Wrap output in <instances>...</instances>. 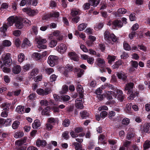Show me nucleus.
I'll return each instance as SVG.
<instances>
[{
    "mask_svg": "<svg viewBox=\"0 0 150 150\" xmlns=\"http://www.w3.org/2000/svg\"><path fill=\"white\" fill-rule=\"evenodd\" d=\"M104 39L108 42L113 44V42L117 40L116 37L113 34H110L108 30H106L104 34Z\"/></svg>",
    "mask_w": 150,
    "mask_h": 150,
    "instance_id": "f257e3e1",
    "label": "nucleus"
},
{
    "mask_svg": "<svg viewBox=\"0 0 150 150\" xmlns=\"http://www.w3.org/2000/svg\"><path fill=\"white\" fill-rule=\"evenodd\" d=\"M134 84L132 83H129L127 84L126 85L125 89V90L128 91L127 94L130 96L128 98L129 100H132L134 98V93H133L132 91V88Z\"/></svg>",
    "mask_w": 150,
    "mask_h": 150,
    "instance_id": "f03ea898",
    "label": "nucleus"
},
{
    "mask_svg": "<svg viewBox=\"0 0 150 150\" xmlns=\"http://www.w3.org/2000/svg\"><path fill=\"white\" fill-rule=\"evenodd\" d=\"M35 40L36 43L38 44L37 47L38 48L43 49L46 48V45L42 44L46 42L47 40L46 39L42 38L40 37H38L35 38Z\"/></svg>",
    "mask_w": 150,
    "mask_h": 150,
    "instance_id": "7ed1b4c3",
    "label": "nucleus"
},
{
    "mask_svg": "<svg viewBox=\"0 0 150 150\" xmlns=\"http://www.w3.org/2000/svg\"><path fill=\"white\" fill-rule=\"evenodd\" d=\"M1 59L3 62V64L6 66H9L11 65L12 59L11 55L9 53L3 54Z\"/></svg>",
    "mask_w": 150,
    "mask_h": 150,
    "instance_id": "20e7f679",
    "label": "nucleus"
},
{
    "mask_svg": "<svg viewBox=\"0 0 150 150\" xmlns=\"http://www.w3.org/2000/svg\"><path fill=\"white\" fill-rule=\"evenodd\" d=\"M58 58V57L56 56L50 55L48 57V63L51 67H53L54 66Z\"/></svg>",
    "mask_w": 150,
    "mask_h": 150,
    "instance_id": "39448f33",
    "label": "nucleus"
},
{
    "mask_svg": "<svg viewBox=\"0 0 150 150\" xmlns=\"http://www.w3.org/2000/svg\"><path fill=\"white\" fill-rule=\"evenodd\" d=\"M22 10L24 12H25L27 14L30 16H34L38 13L37 11L32 10L29 8H23Z\"/></svg>",
    "mask_w": 150,
    "mask_h": 150,
    "instance_id": "423d86ee",
    "label": "nucleus"
},
{
    "mask_svg": "<svg viewBox=\"0 0 150 150\" xmlns=\"http://www.w3.org/2000/svg\"><path fill=\"white\" fill-rule=\"evenodd\" d=\"M17 19V16H10L7 19L8 22L6 24L8 27L12 26L14 23H15Z\"/></svg>",
    "mask_w": 150,
    "mask_h": 150,
    "instance_id": "0eeeda50",
    "label": "nucleus"
},
{
    "mask_svg": "<svg viewBox=\"0 0 150 150\" xmlns=\"http://www.w3.org/2000/svg\"><path fill=\"white\" fill-rule=\"evenodd\" d=\"M67 49L66 45L63 43H61L58 46L57 50L60 53H64Z\"/></svg>",
    "mask_w": 150,
    "mask_h": 150,
    "instance_id": "6e6552de",
    "label": "nucleus"
},
{
    "mask_svg": "<svg viewBox=\"0 0 150 150\" xmlns=\"http://www.w3.org/2000/svg\"><path fill=\"white\" fill-rule=\"evenodd\" d=\"M22 21V19L21 18L17 17V19L16 21L15 25L17 28L21 29L23 27V25Z\"/></svg>",
    "mask_w": 150,
    "mask_h": 150,
    "instance_id": "1a4fd4ad",
    "label": "nucleus"
},
{
    "mask_svg": "<svg viewBox=\"0 0 150 150\" xmlns=\"http://www.w3.org/2000/svg\"><path fill=\"white\" fill-rule=\"evenodd\" d=\"M97 65L100 67L103 68L105 67V63L104 59L98 58L96 59Z\"/></svg>",
    "mask_w": 150,
    "mask_h": 150,
    "instance_id": "9d476101",
    "label": "nucleus"
},
{
    "mask_svg": "<svg viewBox=\"0 0 150 150\" xmlns=\"http://www.w3.org/2000/svg\"><path fill=\"white\" fill-rule=\"evenodd\" d=\"M36 145L38 147H44L46 146L47 143L45 140L38 139L36 141Z\"/></svg>",
    "mask_w": 150,
    "mask_h": 150,
    "instance_id": "9b49d317",
    "label": "nucleus"
},
{
    "mask_svg": "<svg viewBox=\"0 0 150 150\" xmlns=\"http://www.w3.org/2000/svg\"><path fill=\"white\" fill-rule=\"evenodd\" d=\"M116 74L119 79L123 80H125L127 78V74L122 71L117 72Z\"/></svg>",
    "mask_w": 150,
    "mask_h": 150,
    "instance_id": "f8f14e48",
    "label": "nucleus"
},
{
    "mask_svg": "<svg viewBox=\"0 0 150 150\" xmlns=\"http://www.w3.org/2000/svg\"><path fill=\"white\" fill-rule=\"evenodd\" d=\"M112 25L115 27L121 28L123 24L120 20H115L112 22Z\"/></svg>",
    "mask_w": 150,
    "mask_h": 150,
    "instance_id": "ddd939ff",
    "label": "nucleus"
},
{
    "mask_svg": "<svg viewBox=\"0 0 150 150\" xmlns=\"http://www.w3.org/2000/svg\"><path fill=\"white\" fill-rule=\"evenodd\" d=\"M69 56L71 59L74 61H77L79 60L78 57L75 52H71L69 53Z\"/></svg>",
    "mask_w": 150,
    "mask_h": 150,
    "instance_id": "4468645a",
    "label": "nucleus"
},
{
    "mask_svg": "<svg viewBox=\"0 0 150 150\" xmlns=\"http://www.w3.org/2000/svg\"><path fill=\"white\" fill-rule=\"evenodd\" d=\"M77 89L80 94L79 96L81 98H82L83 96V93L84 92L83 87L81 85L79 84L78 85Z\"/></svg>",
    "mask_w": 150,
    "mask_h": 150,
    "instance_id": "2eb2a0df",
    "label": "nucleus"
},
{
    "mask_svg": "<svg viewBox=\"0 0 150 150\" xmlns=\"http://www.w3.org/2000/svg\"><path fill=\"white\" fill-rule=\"evenodd\" d=\"M41 125V122L38 120H35L32 124V127L33 129H37Z\"/></svg>",
    "mask_w": 150,
    "mask_h": 150,
    "instance_id": "dca6fc26",
    "label": "nucleus"
},
{
    "mask_svg": "<svg viewBox=\"0 0 150 150\" xmlns=\"http://www.w3.org/2000/svg\"><path fill=\"white\" fill-rule=\"evenodd\" d=\"M25 110L24 106L21 105L18 106L16 109V111L20 114H23L25 113Z\"/></svg>",
    "mask_w": 150,
    "mask_h": 150,
    "instance_id": "f3484780",
    "label": "nucleus"
},
{
    "mask_svg": "<svg viewBox=\"0 0 150 150\" xmlns=\"http://www.w3.org/2000/svg\"><path fill=\"white\" fill-rule=\"evenodd\" d=\"M8 26L6 24L3 25V26L0 28V31L3 33V37L6 36L5 32L7 30Z\"/></svg>",
    "mask_w": 150,
    "mask_h": 150,
    "instance_id": "a211bd4d",
    "label": "nucleus"
},
{
    "mask_svg": "<svg viewBox=\"0 0 150 150\" xmlns=\"http://www.w3.org/2000/svg\"><path fill=\"white\" fill-rule=\"evenodd\" d=\"M27 139V137H25L22 139L18 140L16 142V144L18 146H20L22 145L26 142Z\"/></svg>",
    "mask_w": 150,
    "mask_h": 150,
    "instance_id": "6ab92c4d",
    "label": "nucleus"
},
{
    "mask_svg": "<svg viewBox=\"0 0 150 150\" xmlns=\"http://www.w3.org/2000/svg\"><path fill=\"white\" fill-rule=\"evenodd\" d=\"M50 110V108L49 107H47L42 110V115H45L47 116L50 115L49 112Z\"/></svg>",
    "mask_w": 150,
    "mask_h": 150,
    "instance_id": "aec40b11",
    "label": "nucleus"
},
{
    "mask_svg": "<svg viewBox=\"0 0 150 150\" xmlns=\"http://www.w3.org/2000/svg\"><path fill=\"white\" fill-rule=\"evenodd\" d=\"M21 71V68L20 66L18 65L13 67V72L15 74H18Z\"/></svg>",
    "mask_w": 150,
    "mask_h": 150,
    "instance_id": "412c9836",
    "label": "nucleus"
},
{
    "mask_svg": "<svg viewBox=\"0 0 150 150\" xmlns=\"http://www.w3.org/2000/svg\"><path fill=\"white\" fill-rule=\"evenodd\" d=\"M76 106L78 108L82 109L83 107V105L80 100H79V98L76 99L75 101Z\"/></svg>",
    "mask_w": 150,
    "mask_h": 150,
    "instance_id": "4be33fe9",
    "label": "nucleus"
},
{
    "mask_svg": "<svg viewBox=\"0 0 150 150\" xmlns=\"http://www.w3.org/2000/svg\"><path fill=\"white\" fill-rule=\"evenodd\" d=\"M144 131L146 132H150V123H146L144 126Z\"/></svg>",
    "mask_w": 150,
    "mask_h": 150,
    "instance_id": "5701e85b",
    "label": "nucleus"
},
{
    "mask_svg": "<svg viewBox=\"0 0 150 150\" xmlns=\"http://www.w3.org/2000/svg\"><path fill=\"white\" fill-rule=\"evenodd\" d=\"M122 63L123 62L121 60H119L116 62L112 66V67L113 69H117L120 65L122 64Z\"/></svg>",
    "mask_w": 150,
    "mask_h": 150,
    "instance_id": "b1692460",
    "label": "nucleus"
},
{
    "mask_svg": "<svg viewBox=\"0 0 150 150\" xmlns=\"http://www.w3.org/2000/svg\"><path fill=\"white\" fill-rule=\"evenodd\" d=\"M30 46V41L27 38H25L23 41L22 45V46L23 47H25L27 46Z\"/></svg>",
    "mask_w": 150,
    "mask_h": 150,
    "instance_id": "393cba45",
    "label": "nucleus"
},
{
    "mask_svg": "<svg viewBox=\"0 0 150 150\" xmlns=\"http://www.w3.org/2000/svg\"><path fill=\"white\" fill-rule=\"evenodd\" d=\"M72 146H74L75 150H79L82 148V145L79 143L74 142L72 143Z\"/></svg>",
    "mask_w": 150,
    "mask_h": 150,
    "instance_id": "a878e982",
    "label": "nucleus"
},
{
    "mask_svg": "<svg viewBox=\"0 0 150 150\" xmlns=\"http://www.w3.org/2000/svg\"><path fill=\"white\" fill-rule=\"evenodd\" d=\"M80 114L83 119H86L89 115V113L86 111H83L80 112Z\"/></svg>",
    "mask_w": 150,
    "mask_h": 150,
    "instance_id": "bb28decb",
    "label": "nucleus"
},
{
    "mask_svg": "<svg viewBox=\"0 0 150 150\" xmlns=\"http://www.w3.org/2000/svg\"><path fill=\"white\" fill-rule=\"evenodd\" d=\"M68 90V86L66 85H64L60 91V93L62 94H64L66 93Z\"/></svg>",
    "mask_w": 150,
    "mask_h": 150,
    "instance_id": "cd10ccee",
    "label": "nucleus"
},
{
    "mask_svg": "<svg viewBox=\"0 0 150 150\" xmlns=\"http://www.w3.org/2000/svg\"><path fill=\"white\" fill-rule=\"evenodd\" d=\"M116 59L115 56H112L109 55L108 56L107 59H108V62L109 64H111L112 62L114 61Z\"/></svg>",
    "mask_w": 150,
    "mask_h": 150,
    "instance_id": "c85d7f7f",
    "label": "nucleus"
},
{
    "mask_svg": "<svg viewBox=\"0 0 150 150\" xmlns=\"http://www.w3.org/2000/svg\"><path fill=\"white\" fill-rule=\"evenodd\" d=\"M24 134L23 132L19 131L16 132L14 134V137L16 138H18L23 136Z\"/></svg>",
    "mask_w": 150,
    "mask_h": 150,
    "instance_id": "c756f323",
    "label": "nucleus"
},
{
    "mask_svg": "<svg viewBox=\"0 0 150 150\" xmlns=\"http://www.w3.org/2000/svg\"><path fill=\"white\" fill-rule=\"evenodd\" d=\"M41 55L39 53H34L33 54V57L35 60H39L41 57Z\"/></svg>",
    "mask_w": 150,
    "mask_h": 150,
    "instance_id": "7c9ffc66",
    "label": "nucleus"
},
{
    "mask_svg": "<svg viewBox=\"0 0 150 150\" xmlns=\"http://www.w3.org/2000/svg\"><path fill=\"white\" fill-rule=\"evenodd\" d=\"M99 0H90L89 3L91 6H96L99 3Z\"/></svg>",
    "mask_w": 150,
    "mask_h": 150,
    "instance_id": "2f4dec72",
    "label": "nucleus"
},
{
    "mask_svg": "<svg viewBox=\"0 0 150 150\" xmlns=\"http://www.w3.org/2000/svg\"><path fill=\"white\" fill-rule=\"evenodd\" d=\"M2 45L4 47H9L11 45V42L8 40H5L3 41Z\"/></svg>",
    "mask_w": 150,
    "mask_h": 150,
    "instance_id": "473e14b6",
    "label": "nucleus"
},
{
    "mask_svg": "<svg viewBox=\"0 0 150 150\" xmlns=\"http://www.w3.org/2000/svg\"><path fill=\"white\" fill-rule=\"evenodd\" d=\"M18 61L20 62H22L25 59V56L23 53H20L18 55Z\"/></svg>",
    "mask_w": 150,
    "mask_h": 150,
    "instance_id": "72a5a7b5",
    "label": "nucleus"
},
{
    "mask_svg": "<svg viewBox=\"0 0 150 150\" xmlns=\"http://www.w3.org/2000/svg\"><path fill=\"white\" fill-rule=\"evenodd\" d=\"M59 12L54 11L50 14V17L57 18L59 17Z\"/></svg>",
    "mask_w": 150,
    "mask_h": 150,
    "instance_id": "f704fd0d",
    "label": "nucleus"
},
{
    "mask_svg": "<svg viewBox=\"0 0 150 150\" xmlns=\"http://www.w3.org/2000/svg\"><path fill=\"white\" fill-rule=\"evenodd\" d=\"M143 147L144 150L150 147V141L146 140L144 144Z\"/></svg>",
    "mask_w": 150,
    "mask_h": 150,
    "instance_id": "c9c22d12",
    "label": "nucleus"
},
{
    "mask_svg": "<svg viewBox=\"0 0 150 150\" xmlns=\"http://www.w3.org/2000/svg\"><path fill=\"white\" fill-rule=\"evenodd\" d=\"M70 122V121L69 119H66L63 121L62 125L64 127H68L69 125Z\"/></svg>",
    "mask_w": 150,
    "mask_h": 150,
    "instance_id": "e433bc0d",
    "label": "nucleus"
},
{
    "mask_svg": "<svg viewBox=\"0 0 150 150\" xmlns=\"http://www.w3.org/2000/svg\"><path fill=\"white\" fill-rule=\"evenodd\" d=\"M87 26L84 23H82L80 24L78 26V30L80 31H82L86 28Z\"/></svg>",
    "mask_w": 150,
    "mask_h": 150,
    "instance_id": "4c0bfd02",
    "label": "nucleus"
},
{
    "mask_svg": "<svg viewBox=\"0 0 150 150\" xmlns=\"http://www.w3.org/2000/svg\"><path fill=\"white\" fill-rule=\"evenodd\" d=\"M129 120L127 118H124L122 121V123L123 125H127L129 123Z\"/></svg>",
    "mask_w": 150,
    "mask_h": 150,
    "instance_id": "58836bf2",
    "label": "nucleus"
},
{
    "mask_svg": "<svg viewBox=\"0 0 150 150\" xmlns=\"http://www.w3.org/2000/svg\"><path fill=\"white\" fill-rule=\"evenodd\" d=\"M134 135L135 134L134 132H129L127 134L126 138L129 140L134 137Z\"/></svg>",
    "mask_w": 150,
    "mask_h": 150,
    "instance_id": "ea45409f",
    "label": "nucleus"
},
{
    "mask_svg": "<svg viewBox=\"0 0 150 150\" xmlns=\"http://www.w3.org/2000/svg\"><path fill=\"white\" fill-rule=\"evenodd\" d=\"M57 44V42L55 40H52L50 42L49 45L50 47H55Z\"/></svg>",
    "mask_w": 150,
    "mask_h": 150,
    "instance_id": "a19ab883",
    "label": "nucleus"
},
{
    "mask_svg": "<svg viewBox=\"0 0 150 150\" xmlns=\"http://www.w3.org/2000/svg\"><path fill=\"white\" fill-rule=\"evenodd\" d=\"M43 96L48 95L51 92V89L49 88H46L44 90V89Z\"/></svg>",
    "mask_w": 150,
    "mask_h": 150,
    "instance_id": "79ce46f5",
    "label": "nucleus"
},
{
    "mask_svg": "<svg viewBox=\"0 0 150 150\" xmlns=\"http://www.w3.org/2000/svg\"><path fill=\"white\" fill-rule=\"evenodd\" d=\"M20 122L18 121H15L12 124V127L14 129H16L18 126Z\"/></svg>",
    "mask_w": 150,
    "mask_h": 150,
    "instance_id": "37998d69",
    "label": "nucleus"
},
{
    "mask_svg": "<svg viewBox=\"0 0 150 150\" xmlns=\"http://www.w3.org/2000/svg\"><path fill=\"white\" fill-rule=\"evenodd\" d=\"M84 71L83 69H78V72L77 75L79 77H80L83 74Z\"/></svg>",
    "mask_w": 150,
    "mask_h": 150,
    "instance_id": "c03bdc74",
    "label": "nucleus"
},
{
    "mask_svg": "<svg viewBox=\"0 0 150 150\" xmlns=\"http://www.w3.org/2000/svg\"><path fill=\"white\" fill-rule=\"evenodd\" d=\"M3 65H1V68L2 69L3 71L5 73H8L10 71V70L7 67H3Z\"/></svg>",
    "mask_w": 150,
    "mask_h": 150,
    "instance_id": "a18cd8bd",
    "label": "nucleus"
},
{
    "mask_svg": "<svg viewBox=\"0 0 150 150\" xmlns=\"http://www.w3.org/2000/svg\"><path fill=\"white\" fill-rule=\"evenodd\" d=\"M127 12L126 9L123 8H119L117 11L118 13L120 14H124Z\"/></svg>",
    "mask_w": 150,
    "mask_h": 150,
    "instance_id": "49530a36",
    "label": "nucleus"
},
{
    "mask_svg": "<svg viewBox=\"0 0 150 150\" xmlns=\"http://www.w3.org/2000/svg\"><path fill=\"white\" fill-rule=\"evenodd\" d=\"M103 23H98L95 27L96 30H100L103 27Z\"/></svg>",
    "mask_w": 150,
    "mask_h": 150,
    "instance_id": "de8ad7c7",
    "label": "nucleus"
},
{
    "mask_svg": "<svg viewBox=\"0 0 150 150\" xmlns=\"http://www.w3.org/2000/svg\"><path fill=\"white\" fill-rule=\"evenodd\" d=\"M46 127L45 129H46L49 131L52 129L53 127V126L50 124V123H47L45 125Z\"/></svg>",
    "mask_w": 150,
    "mask_h": 150,
    "instance_id": "09e8293b",
    "label": "nucleus"
},
{
    "mask_svg": "<svg viewBox=\"0 0 150 150\" xmlns=\"http://www.w3.org/2000/svg\"><path fill=\"white\" fill-rule=\"evenodd\" d=\"M123 47L124 49L126 50H129L131 49L129 45L126 42H124Z\"/></svg>",
    "mask_w": 150,
    "mask_h": 150,
    "instance_id": "8fccbe9b",
    "label": "nucleus"
},
{
    "mask_svg": "<svg viewBox=\"0 0 150 150\" xmlns=\"http://www.w3.org/2000/svg\"><path fill=\"white\" fill-rule=\"evenodd\" d=\"M91 5L89 3H89H85L83 6V8L84 10L88 9L90 8V6Z\"/></svg>",
    "mask_w": 150,
    "mask_h": 150,
    "instance_id": "3c124183",
    "label": "nucleus"
},
{
    "mask_svg": "<svg viewBox=\"0 0 150 150\" xmlns=\"http://www.w3.org/2000/svg\"><path fill=\"white\" fill-rule=\"evenodd\" d=\"M131 64L132 67L137 68L138 67V63L137 61H132L131 62Z\"/></svg>",
    "mask_w": 150,
    "mask_h": 150,
    "instance_id": "603ef678",
    "label": "nucleus"
},
{
    "mask_svg": "<svg viewBox=\"0 0 150 150\" xmlns=\"http://www.w3.org/2000/svg\"><path fill=\"white\" fill-rule=\"evenodd\" d=\"M40 103L42 105L46 106L48 105L49 102L46 100H43L40 101Z\"/></svg>",
    "mask_w": 150,
    "mask_h": 150,
    "instance_id": "864d4df0",
    "label": "nucleus"
},
{
    "mask_svg": "<svg viewBox=\"0 0 150 150\" xmlns=\"http://www.w3.org/2000/svg\"><path fill=\"white\" fill-rule=\"evenodd\" d=\"M38 72V70L37 69H33L30 73V75L32 76H35L37 75Z\"/></svg>",
    "mask_w": 150,
    "mask_h": 150,
    "instance_id": "5fc2aeb1",
    "label": "nucleus"
},
{
    "mask_svg": "<svg viewBox=\"0 0 150 150\" xmlns=\"http://www.w3.org/2000/svg\"><path fill=\"white\" fill-rule=\"evenodd\" d=\"M131 144V142L130 141L126 140L123 142V146L124 147H128Z\"/></svg>",
    "mask_w": 150,
    "mask_h": 150,
    "instance_id": "6e6d98bb",
    "label": "nucleus"
},
{
    "mask_svg": "<svg viewBox=\"0 0 150 150\" xmlns=\"http://www.w3.org/2000/svg\"><path fill=\"white\" fill-rule=\"evenodd\" d=\"M79 13V10H72L71 12V15L73 17L78 14Z\"/></svg>",
    "mask_w": 150,
    "mask_h": 150,
    "instance_id": "4d7b16f0",
    "label": "nucleus"
},
{
    "mask_svg": "<svg viewBox=\"0 0 150 150\" xmlns=\"http://www.w3.org/2000/svg\"><path fill=\"white\" fill-rule=\"evenodd\" d=\"M87 62L90 64H92L94 61V58L93 57H88L87 59Z\"/></svg>",
    "mask_w": 150,
    "mask_h": 150,
    "instance_id": "13d9d810",
    "label": "nucleus"
},
{
    "mask_svg": "<svg viewBox=\"0 0 150 150\" xmlns=\"http://www.w3.org/2000/svg\"><path fill=\"white\" fill-rule=\"evenodd\" d=\"M44 89L42 88H38L36 91L37 93L40 95L43 96Z\"/></svg>",
    "mask_w": 150,
    "mask_h": 150,
    "instance_id": "bf43d9fd",
    "label": "nucleus"
},
{
    "mask_svg": "<svg viewBox=\"0 0 150 150\" xmlns=\"http://www.w3.org/2000/svg\"><path fill=\"white\" fill-rule=\"evenodd\" d=\"M115 112L113 111H110L109 115V117L110 119H112V117L115 116Z\"/></svg>",
    "mask_w": 150,
    "mask_h": 150,
    "instance_id": "052dcab7",
    "label": "nucleus"
},
{
    "mask_svg": "<svg viewBox=\"0 0 150 150\" xmlns=\"http://www.w3.org/2000/svg\"><path fill=\"white\" fill-rule=\"evenodd\" d=\"M57 76L55 74L51 75L50 78V81L52 82L54 81L56 79Z\"/></svg>",
    "mask_w": 150,
    "mask_h": 150,
    "instance_id": "680f3d73",
    "label": "nucleus"
},
{
    "mask_svg": "<svg viewBox=\"0 0 150 150\" xmlns=\"http://www.w3.org/2000/svg\"><path fill=\"white\" fill-rule=\"evenodd\" d=\"M129 19L131 21H135L136 19L135 14L134 13H131L129 16Z\"/></svg>",
    "mask_w": 150,
    "mask_h": 150,
    "instance_id": "e2e57ef3",
    "label": "nucleus"
},
{
    "mask_svg": "<svg viewBox=\"0 0 150 150\" xmlns=\"http://www.w3.org/2000/svg\"><path fill=\"white\" fill-rule=\"evenodd\" d=\"M11 121V119L10 118L8 119L5 120H4V124H5L6 126L9 125H10Z\"/></svg>",
    "mask_w": 150,
    "mask_h": 150,
    "instance_id": "0e129e2a",
    "label": "nucleus"
},
{
    "mask_svg": "<svg viewBox=\"0 0 150 150\" xmlns=\"http://www.w3.org/2000/svg\"><path fill=\"white\" fill-rule=\"evenodd\" d=\"M46 72L49 74H51L54 71L53 69L52 68H48L45 69Z\"/></svg>",
    "mask_w": 150,
    "mask_h": 150,
    "instance_id": "69168bd1",
    "label": "nucleus"
},
{
    "mask_svg": "<svg viewBox=\"0 0 150 150\" xmlns=\"http://www.w3.org/2000/svg\"><path fill=\"white\" fill-rule=\"evenodd\" d=\"M79 19L80 18L79 17L76 16L73 17L72 18V20L73 22L77 23L79 22Z\"/></svg>",
    "mask_w": 150,
    "mask_h": 150,
    "instance_id": "338daca9",
    "label": "nucleus"
},
{
    "mask_svg": "<svg viewBox=\"0 0 150 150\" xmlns=\"http://www.w3.org/2000/svg\"><path fill=\"white\" fill-rule=\"evenodd\" d=\"M62 137L64 139H67L69 137L68 132L67 131L64 132L62 134Z\"/></svg>",
    "mask_w": 150,
    "mask_h": 150,
    "instance_id": "774afa93",
    "label": "nucleus"
}]
</instances>
